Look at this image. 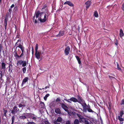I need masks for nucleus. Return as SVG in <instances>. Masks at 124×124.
Wrapping results in <instances>:
<instances>
[{
	"label": "nucleus",
	"mask_w": 124,
	"mask_h": 124,
	"mask_svg": "<svg viewBox=\"0 0 124 124\" xmlns=\"http://www.w3.org/2000/svg\"><path fill=\"white\" fill-rule=\"evenodd\" d=\"M26 61H23V62L22 63V67H24L26 65Z\"/></svg>",
	"instance_id": "c756f323"
},
{
	"label": "nucleus",
	"mask_w": 124,
	"mask_h": 124,
	"mask_svg": "<svg viewBox=\"0 0 124 124\" xmlns=\"http://www.w3.org/2000/svg\"><path fill=\"white\" fill-rule=\"evenodd\" d=\"M85 124H93V123L91 122L90 121H88V119L84 123Z\"/></svg>",
	"instance_id": "bb28decb"
},
{
	"label": "nucleus",
	"mask_w": 124,
	"mask_h": 124,
	"mask_svg": "<svg viewBox=\"0 0 124 124\" xmlns=\"http://www.w3.org/2000/svg\"><path fill=\"white\" fill-rule=\"evenodd\" d=\"M120 124H123V121H120Z\"/></svg>",
	"instance_id": "e2e57ef3"
},
{
	"label": "nucleus",
	"mask_w": 124,
	"mask_h": 124,
	"mask_svg": "<svg viewBox=\"0 0 124 124\" xmlns=\"http://www.w3.org/2000/svg\"><path fill=\"white\" fill-rule=\"evenodd\" d=\"M64 4H68L71 7H73L74 5L70 1H66L64 3Z\"/></svg>",
	"instance_id": "f8f14e48"
},
{
	"label": "nucleus",
	"mask_w": 124,
	"mask_h": 124,
	"mask_svg": "<svg viewBox=\"0 0 124 124\" xmlns=\"http://www.w3.org/2000/svg\"><path fill=\"white\" fill-rule=\"evenodd\" d=\"M70 100H71V101H72L75 102H76L78 101V99L74 97L71 98H70Z\"/></svg>",
	"instance_id": "2eb2a0df"
},
{
	"label": "nucleus",
	"mask_w": 124,
	"mask_h": 124,
	"mask_svg": "<svg viewBox=\"0 0 124 124\" xmlns=\"http://www.w3.org/2000/svg\"><path fill=\"white\" fill-rule=\"evenodd\" d=\"M50 94H47L44 97V99L45 101H46L47 100V98L49 96Z\"/></svg>",
	"instance_id": "cd10ccee"
},
{
	"label": "nucleus",
	"mask_w": 124,
	"mask_h": 124,
	"mask_svg": "<svg viewBox=\"0 0 124 124\" xmlns=\"http://www.w3.org/2000/svg\"><path fill=\"white\" fill-rule=\"evenodd\" d=\"M15 46H17L16 48V50L18 48L20 49L22 51H24L25 48L23 46V43L21 42L20 39L17 40V41L16 43Z\"/></svg>",
	"instance_id": "7ed1b4c3"
},
{
	"label": "nucleus",
	"mask_w": 124,
	"mask_h": 124,
	"mask_svg": "<svg viewBox=\"0 0 124 124\" xmlns=\"http://www.w3.org/2000/svg\"><path fill=\"white\" fill-rule=\"evenodd\" d=\"M65 100H66L67 101H68L70 103H71V102L70 101H71V100H70V99H68V100H67V99H65Z\"/></svg>",
	"instance_id": "5fc2aeb1"
},
{
	"label": "nucleus",
	"mask_w": 124,
	"mask_h": 124,
	"mask_svg": "<svg viewBox=\"0 0 124 124\" xmlns=\"http://www.w3.org/2000/svg\"><path fill=\"white\" fill-rule=\"evenodd\" d=\"M32 54H33V47L32 48Z\"/></svg>",
	"instance_id": "680f3d73"
},
{
	"label": "nucleus",
	"mask_w": 124,
	"mask_h": 124,
	"mask_svg": "<svg viewBox=\"0 0 124 124\" xmlns=\"http://www.w3.org/2000/svg\"><path fill=\"white\" fill-rule=\"evenodd\" d=\"M23 73H25L26 71V68L25 67L22 69Z\"/></svg>",
	"instance_id": "f704fd0d"
},
{
	"label": "nucleus",
	"mask_w": 124,
	"mask_h": 124,
	"mask_svg": "<svg viewBox=\"0 0 124 124\" xmlns=\"http://www.w3.org/2000/svg\"><path fill=\"white\" fill-rule=\"evenodd\" d=\"M38 45L37 44H36V45L35 47V52H38Z\"/></svg>",
	"instance_id": "72a5a7b5"
},
{
	"label": "nucleus",
	"mask_w": 124,
	"mask_h": 124,
	"mask_svg": "<svg viewBox=\"0 0 124 124\" xmlns=\"http://www.w3.org/2000/svg\"><path fill=\"white\" fill-rule=\"evenodd\" d=\"M56 101L57 102H58V103H60V99L59 98H57L56 100Z\"/></svg>",
	"instance_id": "a18cd8bd"
},
{
	"label": "nucleus",
	"mask_w": 124,
	"mask_h": 124,
	"mask_svg": "<svg viewBox=\"0 0 124 124\" xmlns=\"http://www.w3.org/2000/svg\"><path fill=\"white\" fill-rule=\"evenodd\" d=\"M2 50V47L1 46H0V53Z\"/></svg>",
	"instance_id": "052dcab7"
},
{
	"label": "nucleus",
	"mask_w": 124,
	"mask_h": 124,
	"mask_svg": "<svg viewBox=\"0 0 124 124\" xmlns=\"http://www.w3.org/2000/svg\"><path fill=\"white\" fill-rule=\"evenodd\" d=\"M65 124H70V121L69 120L67 121L66 123Z\"/></svg>",
	"instance_id": "603ef678"
},
{
	"label": "nucleus",
	"mask_w": 124,
	"mask_h": 124,
	"mask_svg": "<svg viewBox=\"0 0 124 124\" xmlns=\"http://www.w3.org/2000/svg\"><path fill=\"white\" fill-rule=\"evenodd\" d=\"M94 15L95 17H99L97 11H94Z\"/></svg>",
	"instance_id": "4be33fe9"
},
{
	"label": "nucleus",
	"mask_w": 124,
	"mask_h": 124,
	"mask_svg": "<svg viewBox=\"0 0 124 124\" xmlns=\"http://www.w3.org/2000/svg\"><path fill=\"white\" fill-rule=\"evenodd\" d=\"M40 105L41 106V108H44L45 107V105L44 103L41 101L40 104Z\"/></svg>",
	"instance_id": "393cba45"
},
{
	"label": "nucleus",
	"mask_w": 124,
	"mask_h": 124,
	"mask_svg": "<svg viewBox=\"0 0 124 124\" xmlns=\"http://www.w3.org/2000/svg\"><path fill=\"white\" fill-rule=\"evenodd\" d=\"M90 108H91L89 104H88L87 105V106H86V107L85 108V109L84 110V112H86V109Z\"/></svg>",
	"instance_id": "473e14b6"
},
{
	"label": "nucleus",
	"mask_w": 124,
	"mask_h": 124,
	"mask_svg": "<svg viewBox=\"0 0 124 124\" xmlns=\"http://www.w3.org/2000/svg\"><path fill=\"white\" fill-rule=\"evenodd\" d=\"M27 108V109L30 110V108Z\"/></svg>",
	"instance_id": "774afa93"
},
{
	"label": "nucleus",
	"mask_w": 124,
	"mask_h": 124,
	"mask_svg": "<svg viewBox=\"0 0 124 124\" xmlns=\"http://www.w3.org/2000/svg\"><path fill=\"white\" fill-rule=\"evenodd\" d=\"M77 115L78 117L79 120L80 118L82 117H83V116H82L79 113H77Z\"/></svg>",
	"instance_id": "c9c22d12"
},
{
	"label": "nucleus",
	"mask_w": 124,
	"mask_h": 124,
	"mask_svg": "<svg viewBox=\"0 0 124 124\" xmlns=\"http://www.w3.org/2000/svg\"><path fill=\"white\" fill-rule=\"evenodd\" d=\"M117 67L118 70H121V68H120L119 65H117Z\"/></svg>",
	"instance_id": "bf43d9fd"
},
{
	"label": "nucleus",
	"mask_w": 124,
	"mask_h": 124,
	"mask_svg": "<svg viewBox=\"0 0 124 124\" xmlns=\"http://www.w3.org/2000/svg\"><path fill=\"white\" fill-rule=\"evenodd\" d=\"M70 50V48L69 46H67L65 49L64 53L65 55H68L69 53Z\"/></svg>",
	"instance_id": "39448f33"
},
{
	"label": "nucleus",
	"mask_w": 124,
	"mask_h": 124,
	"mask_svg": "<svg viewBox=\"0 0 124 124\" xmlns=\"http://www.w3.org/2000/svg\"><path fill=\"white\" fill-rule=\"evenodd\" d=\"M62 118L61 117H58L57 119V121L59 122H61L62 121Z\"/></svg>",
	"instance_id": "e433bc0d"
},
{
	"label": "nucleus",
	"mask_w": 124,
	"mask_h": 124,
	"mask_svg": "<svg viewBox=\"0 0 124 124\" xmlns=\"http://www.w3.org/2000/svg\"><path fill=\"white\" fill-rule=\"evenodd\" d=\"M28 124H36L33 122H28Z\"/></svg>",
	"instance_id": "09e8293b"
},
{
	"label": "nucleus",
	"mask_w": 124,
	"mask_h": 124,
	"mask_svg": "<svg viewBox=\"0 0 124 124\" xmlns=\"http://www.w3.org/2000/svg\"><path fill=\"white\" fill-rule=\"evenodd\" d=\"M73 57V55L71 54H69V58L71 60V58Z\"/></svg>",
	"instance_id": "49530a36"
},
{
	"label": "nucleus",
	"mask_w": 124,
	"mask_h": 124,
	"mask_svg": "<svg viewBox=\"0 0 124 124\" xmlns=\"http://www.w3.org/2000/svg\"><path fill=\"white\" fill-rule=\"evenodd\" d=\"M80 122L79 120L78 119H76L74 120V124H79Z\"/></svg>",
	"instance_id": "b1692460"
},
{
	"label": "nucleus",
	"mask_w": 124,
	"mask_h": 124,
	"mask_svg": "<svg viewBox=\"0 0 124 124\" xmlns=\"http://www.w3.org/2000/svg\"><path fill=\"white\" fill-rule=\"evenodd\" d=\"M22 53L20 55V56H19V58L21 57H22L23 55V54L24 52H25L24 51H22Z\"/></svg>",
	"instance_id": "3c124183"
},
{
	"label": "nucleus",
	"mask_w": 124,
	"mask_h": 124,
	"mask_svg": "<svg viewBox=\"0 0 124 124\" xmlns=\"http://www.w3.org/2000/svg\"><path fill=\"white\" fill-rule=\"evenodd\" d=\"M18 106L19 108H21V110H22L23 108L25 107V105L23 103H21L18 104Z\"/></svg>",
	"instance_id": "9b49d317"
},
{
	"label": "nucleus",
	"mask_w": 124,
	"mask_h": 124,
	"mask_svg": "<svg viewBox=\"0 0 124 124\" xmlns=\"http://www.w3.org/2000/svg\"><path fill=\"white\" fill-rule=\"evenodd\" d=\"M77 97L78 99L77 102L81 104V102H83V99L81 97L78 95H77Z\"/></svg>",
	"instance_id": "9d476101"
},
{
	"label": "nucleus",
	"mask_w": 124,
	"mask_h": 124,
	"mask_svg": "<svg viewBox=\"0 0 124 124\" xmlns=\"http://www.w3.org/2000/svg\"><path fill=\"white\" fill-rule=\"evenodd\" d=\"M55 112L57 114H60L61 113L60 109L59 108H56L55 110Z\"/></svg>",
	"instance_id": "412c9836"
},
{
	"label": "nucleus",
	"mask_w": 124,
	"mask_h": 124,
	"mask_svg": "<svg viewBox=\"0 0 124 124\" xmlns=\"http://www.w3.org/2000/svg\"><path fill=\"white\" fill-rule=\"evenodd\" d=\"M123 113H124V108L123 109Z\"/></svg>",
	"instance_id": "338daca9"
},
{
	"label": "nucleus",
	"mask_w": 124,
	"mask_h": 124,
	"mask_svg": "<svg viewBox=\"0 0 124 124\" xmlns=\"http://www.w3.org/2000/svg\"><path fill=\"white\" fill-rule=\"evenodd\" d=\"M30 114L27 113H24L22 114V116H20L19 118L21 119H24L27 117L30 118Z\"/></svg>",
	"instance_id": "20e7f679"
},
{
	"label": "nucleus",
	"mask_w": 124,
	"mask_h": 124,
	"mask_svg": "<svg viewBox=\"0 0 124 124\" xmlns=\"http://www.w3.org/2000/svg\"><path fill=\"white\" fill-rule=\"evenodd\" d=\"M14 7H15V5L14 4H13L11 6L10 8L11 9Z\"/></svg>",
	"instance_id": "13d9d810"
},
{
	"label": "nucleus",
	"mask_w": 124,
	"mask_h": 124,
	"mask_svg": "<svg viewBox=\"0 0 124 124\" xmlns=\"http://www.w3.org/2000/svg\"><path fill=\"white\" fill-rule=\"evenodd\" d=\"M91 3L92 2L89 0L85 2V4L86 5V10L90 7Z\"/></svg>",
	"instance_id": "6e6552de"
},
{
	"label": "nucleus",
	"mask_w": 124,
	"mask_h": 124,
	"mask_svg": "<svg viewBox=\"0 0 124 124\" xmlns=\"http://www.w3.org/2000/svg\"><path fill=\"white\" fill-rule=\"evenodd\" d=\"M14 54L16 58H19V55H18L17 53L16 52H16H14Z\"/></svg>",
	"instance_id": "a878e982"
},
{
	"label": "nucleus",
	"mask_w": 124,
	"mask_h": 124,
	"mask_svg": "<svg viewBox=\"0 0 124 124\" xmlns=\"http://www.w3.org/2000/svg\"><path fill=\"white\" fill-rule=\"evenodd\" d=\"M19 110V109L17 108V107L15 106L13 107V109L11 110V112L12 114H15Z\"/></svg>",
	"instance_id": "423d86ee"
},
{
	"label": "nucleus",
	"mask_w": 124,
	"mask_h": 124,
	"mask_svg": "<svg viewBox=\"0 0 124 124\" xmlns=\"http://www.w3.org/2000/svg\"><path fill=\"white\" fill-rule=\"evenodd\" d=\"M41 11H42L41 12H40L39 11H37L36 12V19H35V16L33 17V21L35 23H37L39 20L41 22H45L48 19V16L50 14L46 4L43 6Z\"/></svg>",
	"instance_id": "f257e3e1"
},
{
	"label": "nucleus",
	"mask_w": 124,
	"mask_h": 124,
	"mask_svg": "<svg viewBox=\"0 0 124 124\" xmlns=\"http://www.w3.org/2000/svg\"><path fill=\"white\" fill-rule=\"evenodd\" d=\"M65 100H66L67 101H68L70 103H71V102L70 101H71V100H70V99H68V100H67V99H65Z\"/></svg>",
	"instance_id": "6e6d98bb"
},
{
	"label": "nucleus",
	"mask_w": 124,
	"mask_h": 124,
	"mask_svg": "<svg viewBox=\"0 0 124 124\" xmlns=\"http://www.w3.org/2000/svg\"><path fill=\"white\" fill-rule=\"evenodd\" d=\"M124 114V113H123V109H121L120 111V115L119 116H120L122 117V116Z\"/></svg>",
	"instance_id": "7c9ffc66"
},
{
	"label": "nucleus",
	"mask_w": 124,
	"mask_h": 124,
	"mask_svg": "<svg viewBox=\"0 0 124 124\" xmlns=\"http://www.w3.org/2000/svg\"><path fill=\"white\" fill-rule=\"evenodd\" d=\"M120 104L121 105H124V99H123L122 100Z\"/></svg>",
	"instance_id": "ea45409f"
},
{
	"label": "nucleus",
	"mask_w": 124,
	"mask_h": 124,
	"mask_svg": "<svg viewBox=\"0 0 124 124\" xmlns=\"http://www.w3.org/2000/svg\"><path fill=\"white\" fill-rule=\"evenodd\" d=\"M13 11L16 13H17L18 12V8L17 6H16L14 7L13 10Z\"/></svg>",
	"instance_id": "a211bd4d"
},
{
	"label": "nucleus",
	"mask_w": 124,
	"mask_h": 124,
	"mask_svg": "<svg viewBox=\"0 0 124 124\" xmlns=\"http://www.w3.org/2000/svg\"><path fill=\"white\" fill-rule=\"evenodd\" d=\"M43 122L44 124H49V123L48 120H44V121Z\"/></svg>",
	"instance_id": "58836bf2"
},
{
	"label": "nucleus",
	"mask_w": 124,
	"mask_h": 124,
	"mask_svg": "<svg viewBox=\"0 0 124 124\" xmlns=\"http://www.w3.org/2000/svg\"><path fill=\"white\" fill-rule=\"evenodd\" d=\"M23 62V61L21 60H19L17 61V65H21Z\"/></svg>",
	"instance_id": "aec40b11"
},
{
	"label": "nucleus",
	"mask_w": 124,
	"mask_h": 124,
	"mask_svg": "<svg viewBox=\"0 0 124 124\" xmlns=\"http://www.w3.org/2000/svg\"><path fill=\"white\" fill-rule=\"evenodd\" d=\"M29 78L28 77H25L23 80L21 84L22 86V87L23 85L27 82Z\"/></svg>",
	"instance_id": "1a4fd4ad"
},
{
	"label": "nucleus",
	"mask_w": 124,
	"mask_h": 124,
	"mask_svg": "<svg viewBox=\"0 0 124 124\" xmlns=\"http://www.w3.org/2000/svg\"><path fill=\"white\" fill-rule=\"evenodd\" d=\"M115 45H116V46H117L118 44V41L117 39L116 40V41H115Z\"/></svg>",
	"instance_id": "864d4df0"
},
{
	"label": "nucleus",
	"mask_w": 124,
	"mask_h": 124,
	"mask_svg": "<svg viewBox=\"0 0 124 124\" xmlns=\"http://www.w3.org/2000/svg\"><path fill=\"white\" fill-rule=\"evenodd\" d=\"M49 86H50V85L49 84H48V85L46 86L45 87V88H42V89H40V88H39V90H41V89H44V88L45 89H47V88H49Z\"/></svg>",
	"instance_id": "4c0bfd02"
},
{
	"label": "nucleus",
	"mask_w": 124,
	"mask_h": 124,
	"mask_svg": "<svg viewBox=\"0 0 124 124\" xmlns=\"http://www.w3.org/2000/svg\"><path fill=\"white\" fill-rule=\"evenodd\" d=\"M87 120V118H85L83 116L82 117H81L79 119L80 123H84L85 122L86 120Z\"/></svg>",
	"instance_id": "0eeeda50"
},
{
	"label": "nucleus",
	"mask_w": 124,
	"mask_h": 124,
	"mask_svg": "<svg viewBox=\"0 0 124 124\" xmlns=\"http://www.w3.org/2000/svg\"><path fill=\"white\" fill-rule=\"evenodd\" d=\"M7 21H6L5 20V24H4L5 27H7Z\"/></svg>",
	"instance_id": "4d7b16f0"
},
{
	"label": "nucleus",
	"mask_w": 124,
	"mask_h": 124,
	"mask_svg": "<svg viewBox=\"0 0 124 124\" xmlns=\"http://www.w3.org/2000/svg\"><path fill=\"white\" fill-rule=\"evenodd\" d=\"M75 56L79 65H81V61L79 57L77 55H76Z\"/></svg>",
	"instance_id": "4468645a"
},
{
	"label": "nucleus",
	"mask_w": 124,
	"mask_h": 124,
	"mask_svg": "<svg viewBox=\"0 0 124 124\" xmlns=\"http://www.w3.org/2000/svg\"><path fill=\"white\" fill-rule=\"evenodd\" d=\"M82 106L83 107V109L84 110H84L85 109V108L86 107V106H87V105L86 104V103L85 102H84V103L83 104H82Z\"/></svg>",
	"instance_id": "5701e85b"
},
{
	"label": "nucleus",
	"mask_w": 124,
	"mask_h": 124,
	"mask_svg": "<svg viewBox=\"0 0 124 124\" xmlns=\"http://www.w3.org/2000/svg\"><path fill=\"white\" fill-rule=\"evenodd\" d=\"M86 110H87L88 112L90 113H94L95 114L96 113L95 112L93 111L92 109H91V108L86 109Z\"/></svg>",
	"instance_id": "6ab92c4d"
},
{
	"label": "nucleus",
	"mask_w": 124,
	"mask_h": 124,
	"mask_svg": "<svg viewBox=\"0 0 124 124\" xmlns=\"http://www.w3.org/2000/svg\"><path fill=\"white\" fill-rule=\"evenodd\" d=\"M15 120V116H13L12 118V123H14V121Z\"/></svg>",
	"instance_id": "de8ad7c7"
},
{
	"label": "nucleus",
	"mask_w": 124,
	"mask_h": 124,
	"mask_svg": "<svg viewBox=\"0 0 124 124\" xmlns=\"http://www.w3.org/2000/svg\"><path fill=\"white\" fill-rule=\"evenodd\" d=\"M78 30L79 31V30H80V27H79V26H78Z\"/></svg>",
	"instance_id": "0e129e2a"
},
{
	"label": "nucleus",
	"mask_w": 124,
	"mask_h": 124,
	"mask_svg": "<svg viewBox=\"0 0 124 124\" xmlns=\"http://www.w3.org/2000/svg\"><path fill=\"white\" fill-rule=\"evenodd\" d=\"M64 105V104L62 103V108L64 109L65 111L68 112L69 111L68 108L66 107V108H64L63 107V106Z\"/></svg>",
	"instance_id": "2f4dec72"
},
{
	"label": "nucleus",
	"mask_w": 124,
	"mask_h": 124,
	"mask_svg": "<svg viewBox=\"0 0 124 124\" xmlns=\"http://www.w3.org/2000/svg\"><path fill=\"white\" fill-rule=\"evenodd\" d=\"M12 9L11 8H9L8 9V13L10 14H11L12 12Z\"/></svg>",
	"instance_id": "79ce46f5"
},
{
	"label": "nucleus",
	"mask_w": 124,
	"mask_h": 124,
	"mask_svg": "<svg viewBox=\"0 0 124 124\" xmlns=\"http://www.w3.org/2000/svg\"><path fill=\"white\" fill-rule=\"evenodd\" d=\"M119 35L121 38H122L124 36V33L122 29H120Z\"/></svg>",
	"instance_id": "ddd939ff"
},
{
	"label": "nucleus",
	"mask_w": 124,
	"mask_h": 124,
	"mask_svg": "<svg viewBox=\"0 0 124 124\" xmlns=\"http://www.w3.org/2000/svg\"><path fill=\"white\" fill-rule=\"evenodd\" d=\"M54 123L55 124H60V122H58L57 120L54 121Z\"/></svg>",
	"instance_id": "8fccbe9b"
},
{
	"label": "nucleus",
	"mask_w": 124,
	"mask_h": 124,
	"mask_svg": "<svg viewBox=\"0 0 124 124\" xmlns=\"http://www.w3.org/2000/svg\"><path fill=\"white\" fill-rule=\"evenodd\" d=\"M116 64H117V66L118 65H119L118 62H116Z\"/></svg>",
	"instance_id": "69168bd1"
},
{
	"label": "nucleus",
	"mask_w": 124,
	"mask_h": 124,
	"mask_svg": "<svg viewBox=\"0 0 124 124\" xmlns=\"http://www.w3.org/2000/svg\"><path fill=\"white\" fill-rule=\"evenodd\" d=\"M118 119L120 121H122L124 120V119L121 116H118Z\"/></svg>",
	"instance_id": "c85d7f7f"
},
{
	"label": "nucleus",
	"mask_w": 124,
	"mask_h": 124,
	"mask_svg": "<svg viewBox=\"0 0 124 124\" xmlns=\"http://www.w3.org/2000/svg\"><path fill=\"white\" fill-rule=\"evenodd\" d=\"M3 110H4V114L5 116H6L7 112V110H4V109Z\"/></svg>",
	"instance_id": "a19ab883"
},
{
	"label": "nucleus",
	"mask_w": 124,
	"mask_h": 124,
	"mask_svg": "<svg viewBox=\"0 0 124 124\" xmlns=\"http://www.w3.org/2000/svg\"><path fill=\"white\" fill-rule=\"evenodd\" d=\"M44 49L43 48L41 51H39L37 52H35V58L39 60V61H40L42 59V55H44Z\"/></svg>",
	"instance_id": "f03ea898"
},
{
	"label": "nucleus",
	"mask_w": 124,
	"mask_h": 124,
	"mask_svg": "<svg viewBox=\"0 0 124 124\" xmlns=\"http://www.w3.org/2000/svg\"><path fill=\"white\" fill-rule=\"evenodd\" d=\"M1 67L2 69L5 71L6 69V64L3 61V62H2L1 63Z\"/></svg>",
	"instance_id": "dca6fc26"
},
{
	"label": "nucleus",
	"mask_w": 124,
	"mask_h": 124,
	"mask_svg": "<svg viewBox=\"0 0 124 124\" xmlns=\"http://www.w3.org/2000/svg\"><path fill=\"white\" fill-rule=\"evenodd\" d=\"M30 117L31 118L35 120H36L37 119V117L36 116H35L34 115L32 114L31 115L30 114Z\"/></svg>",
	"instance_id": "f3484780"
},
{
	"label": "nucleus",
	"mask_w": 124,
	"mask_h": 124,
	"mask_svg": "<svg viewBox=\"0 0 124 124\" xmlns=\"http://www.w3.org/2000/svg\"><path fill=\"white\" fill-rule=\"evenodd\" d=\"M108 76L109 78L111 80H112L113 79H115V78L109 75Z\"/></svg>",
	"instance_id": "c03bdc74"
},
{
	"label": "nucleus",
	"mask_w": 124,
	"mask_h": 124,
	"mask_svg": "<svg viewBox=\"0 0 124 124\" xmlns=\"http://www.w3.org/2000/svg\"><path fill=\"white\" fill-rule=\"evenodd\" d=\"M121 9L123 11H124V2L123 3L122 5Z\"/></svg>",
	"instance_id": "37998d69"
}]
</instances>
